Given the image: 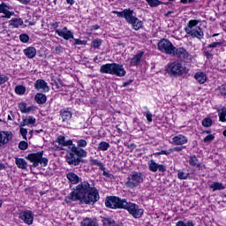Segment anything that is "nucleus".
<instances>
[{
    "label": "nucleus",
    "mask_w": 226,
    "mask_h": 226,
    "mask_svg": "<svg viewBox=\"0 0 226 226\" xmlns=\"http://www.w3.org/2000/svg\"><path fill=\"white\" fill-rule=\"evenodd\" d=\"M71 152H67L65 155V160L68 164L72 165V167H77V165L80 164L82 162L81 158L87 157V151L84 150L83 148H79L75 145H72L69 147Z\"/></svg>",
    "instance_id": "obj_1"
},
{
    "label": "nucleus",
    "mask_w": 226,
    "mask_h": 226,
    "mask_svg": "<svg viewBox=\"0 0 226 226\" xmlns=\"http://www.w3.org/2000/svg\"><path fill=\"white\" fill-rule=\"evenodd\" d=\"M91 190V185L88 182H83L76 186V190L72 191L69 196L65 197V202L70 204L75 200H80L87 195V192Z\"/></svg>",
    "instance_id": "obj_2"
},
{
    "label": "nucleus",
    "mask_w": 226,
    "mask_h": 226,
    "mask_svg": "<svg viewBox=\"0 0 226 226\" xmlns=\"http://www.w3.org/2000/svg\"><path fill=\"white\" fill-rule=\"evenodd\" d=\"M101 73H108L109 75H117V77H124L126 71L123 64H105L100 68Z\"/></svg>",
    "instance_id": "obj_3"
},
{
    "label": "nucleus",
    "mask_w": 226,
    "mask_h": 226,
    "mask_svg": "<svg viewBox=\"0 0 226 226\" xmlns=\"http://www.w3.org/2000/svg\"><path fill=\"white\" fill-rule=\"evenodd\" d=\"M200 20L192 19L188 22L185 28V31L192 38H197L198 40H202L204 38V32L202 28L199 26Z\"/></svg>",
    "instance_id": "obj_4"
},
{
    "label": "nucleus",
    "mask_w": 226,
    "mask_h": 226,
    "mask_svg": "<svg viewBox=\"0 0 226 226\" xmlns=\"http://www.w3.org/2000/svg\"><path fill=\"white\" fill-rule=\"evenodd\" d=\"M142 183H144V175L140 172L134 171L127 177L125 186L130 190H135V188L142 185Z\"/></svg>",
    "instance_id": "obj_5"
},
{
    "label": "nucleus",
    "mask_w": 226,
    "mask_h": 226,
    "mask_svg": "<svg viewBox=\"0 0 226 226\" xmlns=\"http://www.w3.org/2000/svg\"><path fill=\"white\" fill-rule=\"evenodd\" d=\"M167 72L170 75H173L174 77H181V75L188 73V69H186V66H185L183 63L175 61L168 66Z\"/></svg>",
    "instance_id": "obj_6"
},
{
    "label": "nucleus",
    "mask_w": 226,
    "mask_h": 226,
    "mask_svg": "<svg viewBox=\"0 0 226 226\" xmlns=\"http://www.w3.org/2000/svg\"><path fill=\"white\" fill-rule=\"evenodd\" d=\"M26 160H29V162L33 163V167H38L40 163L43 167H47V165L49 164V159L43 157V151L37 152L35 154H29L26 156Z\"/></svg>",
    "instance_id": "obj_7"
},
{
    "label": "nucleus",
    "mask_w": 226,
    "mask_h": 226,
    "mask_svg": "<svg viewBox=\"0 0 226 226\" xmlns=\"http://www.w3.org/2000/svg\"><path fill=\"white\" fill-rule=\"evenodd\" d=\"M106 207H110V209H123L126 206V199L121 200L119 197H109L105 200Z\"/></svg>",
    "instance_id": "obj_8"
},
{
    "label": "nucleus",
    "mask_w": 226,
    "mask_h": 226,
    "mask_svg": "<svg viewBox=\"0 0 226 226\" xmlns=\"http://www.w3.org/2000/svg\"><path fill=\"white\" fill-rule=\"evenodd\" d=\"M123 209H126L133 218H141L142 215H144V210L139 207V205L135 203L126 201V204L124 207H123Z\"/></svg>",
    "instance_id": "obj_9"
},
{
    "label": "nucleus",
    "mask_w": 226,
    "mask_h": 226,
    "mask_svg": "<svg viewBox=\"0 0 226 226\" xmlns=\"http://www.w3.org/2000/svg\"><path fill=\"white\" fill-rule=\"evenodd\" d=\"M176 46L172 45V42L167 39H162L158 43V49L161 52L168 54V56H172Z\"/></svg>",
    "instance_id": "obj_10"
},
{
    "label": "nucleus",
    "mask_w": 226,
    "mask_h": 226,
    "mask_svg": "<svg viewBox=\"0 0 226 226\" xmlns=\"http://www.w3.org/2000/svg\"><path fill=\"white\" fill-rule=\"evenodd\" d=\"M100 200V194H98V190L95 188H91L86 197H84L81 202H85V204H94V202H98Z\"/></svg>",
    "instance_id": "obj_11"
},
{
    "label": "nucleus",
    "mask_w": 226,
    "mask_h": 226,
    "mask_svg": "<svg viewBox=\"0 0 226 226\" xmlns=\"http://www.w3.org/2000/svg\"><path fill=\"white\" fill-rule=\"evenodd\" d=\"M171 56H174L175 57H177L178 59H181L182 61H186L188 63L190 59V53L188 51L181 47V48H176L173 49Z\"/></svg>",
    "instance_id": "obj_12"
},
{
    "label": "nucleus",
    "mask_w": 226,
    "mask_h": 226,
    "mask_svg": "<svg viewBox=\"0 0 226 226\" xmlns=\"http://www.w3.org/2000/svg\"><path fill=\"white\" fill-rule=\"evenodd\" d=\"M19 220H22L26 225H33L34 222V214L31 210H25L19 214Z\"/></svg>",
    "instance_id": "obj_13"
},
{
    "label": "nucleus",
    "mask_w": 226,
    "mask_h": 226,
    "mask_svg": "<svg viewBox=\"0 0 226 226\" xmlns=\"http://www.w3.org/2000/svg\"><path fill=\"white\" fill-rule=\"evenodd\" d=\"M148 169L150 172H165L167 170V167L163 164H158V162H154V160L148 161Z\"/></svg>",
    "instance_id": "obj_14"
},
{
    "label": "nucleus",
    "mask_w": 226,
    "mask_h": 226,
    "mask_svg": "<svg viewBox=\"0 0 226 226\" xmlns=\"http://www.w3.org/2000/svg\"><path fill=\"white\" fill-rule=\"evenodd\" d=\"M56 34L60 36L61 38H64V40H73V32L68 30V27L64 26L62 29H56Z\"/></svg>",
    "instance_id": "obj_15"
},
{
    "label": "nucleus",
    "mask_w": 226,
    "mask_h": 226,
    "mask_svg": "<svg viewBox=\"0 0 226 226\" xmlns=\"http://www.w3.org/2000/svg\"><path fill=\"white\" fill-rule=\"evenodd\" d=\"M34 89L37 91H42L43 93H49L50 88L44 79H37L34 85Z\"/></svg>",
    "instance_id": "obj_16"
},
{
    "label": "nucleus",
    "mask_w": 226,
    "mask_h": 226,
    "mask_svg": "<svg viewBox=\"0 0 226 226\" xmlns=\"http://www.w3.org/2000/svg\"><path fill=\"white\" fill-rule=\"evenodd\" d=\"M0 13H4V16H3V18L4 19H11V17L15 15L13 11H10V6H8L6 3H2L0 4Z\"/></svg>",
    "instance_id": "obj_17"
},
{
    "label": "nucleus",
    "mask_w": 226,
    "mask_h": 226,
    "mask_svg": "<svg viewBox=\"0 0 226 226\" xmlns=\"http://www.w3.org/2000/svg\"><path fill=\"white\" fill-rule=\"evenodd\" d=\"M188 142L186 136L179 134L172 138V144L174 146H185Z\"/></svg>",
    "instance_id": "obj_18"
},
{
    "label": "nucleus",
    "mask_w": 226,
    "mask_h": 226,
    "mask_svg": "<svg viewBox=\"0 0 226 226\" xmlns=\"http://www.w3.org/2000/svg\"><path fill=\"white\" fill-rule=\"evenodd\" d=\"M56 142H57V144L61 146L60 147L61 150L64 149V147H66V146H69V147H72V146H75V144H73V141L72 139L65 140L64 136H59L56 139Z\"/></svg>",
    "instance_id": "obj_19"
},
{
    "label": "nucleus",
    "mask_w": 226,
    "mask_h": 226,
    "mask_svg": "<svg viewBox=\"0 0 226 226\" xmlns=\"http://www.w3.org/2000/svg\"><path fill=\"white\" fill-rule=\"evenodd\" d=\"M89 163L90 165H92V167H99L100 170L103 171V176H109V173L105 171V166H103V162L100 160L91 157L89 160Z\"/></svg>",
    "instance_id": "obj_20"
},
{
    "label": "nucleus",
    "mask_w": 226,
    "mask_h": 226,
    "mask_svg": "<svg viewBox=\"0 0 226 226\" xmlns=\"http://www.w3.org/2000/svg\"><path fill=\"white\" fill-rule=\"evenodd\" d=\"M11 139V132H0V146H4L8 144Z\"/></svg>",
    "instance_id": "obj_21"
},
{
    "label": "nucleus",
    "mask_w": 226,
    "mask_h": 226,
    "mask_svg": "<svg viewBox=\"0 0 226 226\" xmlns=\"http://www.w3.org/2000/svg\"><path fill=\"white\" fill-rule=\"evenodd\" d=\"M66 177H67L68 181H70L72 183V185H77V184L80 183V177H79L78 175L75 174L74 172L67 173Z\"/></svg>",
    "instance_id": "obj_22"
},
{
    "label": "nucleus",
    "mask_w": 226,
    "mask_h": 226,
    "mask_svg": "<svg viewBox=\"0 0 226 226\" xmlns=\"http://www.w3.org/2000/svg\"><path fill=\"white\" fill-rule=\"evenodd\" d=\"M135 18L133 16V10L132 9H124L123 19H125L126 22L130 24L132 20Z\"/></svg>",
    "instance_id": "obj_23"
},
{
    "label": "nucleus",
    "mask_w": 226,
    "mask_h": 226,
    "mask_svg": "<svg viewBox=\"0 0 226 226\" xmlns=\"http://www.w3.org/2000/svg\"><path fill=\"white\" fill-rule=\"evenodd\" d=\"M19 109L22 114H29L31 110L34 109V106L27 107V103L21 102L19 104Z\"/></svg>",
    "instance_id": "obj_24"
},
{
    "label": "nucleus",
    "mask_w": 226,
    "mask_h": 226,
    "mask_svg": "<svg viewBox=\"0 0 226 226\" xmlns=\"http://www.w3.org/2000/svg\"><path fill=\"white\" fill-rule=\"evenodd\" d=\"M24 54L28 59H34V57H36V49L34 47H28L24 49Z\"/></svg>",
    "instance_id": "obj_25"
},
{
    "label": "nucleus",
    "mask_w": 226,
    "mask_h": 226,
    "mask_svg": "<svg viewBox=\"0 0 226 226\" xmlns=\"http://www.w3.org/2000/svg\"><path fill=\"white\" fill-rule=\"evenodd\" d=\"M29 124H36V118L34 117L28 116L22 120L20 126H29Z\"/></svg>",
    "instance_id": "obj_26"
},
{
    "label": "nucleus",
    "mask_w": 226,
    "mask_h": 226,
    "mask_svg": "<svg viewBox=\"0 0 226 226\" xmlns=\"http://www.w3.org/2000/svg\"><path fill=\"white\" fill-rule=\"evenodd\" d=\"M142 56H144V51H140L139 53H137L132 59H131V64L132 66H137L139 63H140V59H142Z\"/></svg>",
    "instance_id": "obj_27"
},
{
    "label": "nucleus",
    "mask_w": 226,
    "mask_h": 226,
    "mask_svg": "<svg viewBox=\"0 0 226 226\" xmlns=\"http://www.w3.org/2000/svg\"><path fill=\"white\" fill-rule=\"evenodd\" d=\"M129 24L132 26V29L135 31H139V29L142 27V20L139 19L137 17H134Z\"/></svg>",
    "instance_id": "obj_28"
},
{
    "label": "nucleus",
    "mask_w": 226,
    "mask_h": 226,
    "mask_svg": "<svg viewBox=\"0 0 226 226\" xmlns=\"http://www.w3.org/2000/svg\"><path fill=\"white\" fill-rule=\"evenodd\" d=\"M194 79L199 82V84H204L206 83V80H207V76H206L204 72H197L194 75Z\"/></svg>",
    "instance_id": "obj_29"
},
{
    "label": "nucleus",
    "mask_w": 226,
    "mask_h": 226,
    "mask_svg": "<svg viewBox=\"0 0 226 226\" xmlns=\"http://www.w3.org/2000/svg\"><path fill=\"white\" fill-rule=\"evenodd\" d=\"M34 100L36 103H39L40 105H43L47 102V96L41 93H38L35 94Z\"/></svg>",
    "instance_id": "obj_30"
},
{
    "label": "nucleus",
    "mask_w": 226,
    "mask_h": 226,
    "mask_svg": "<svg viewBox=\"0 0 226 226\" xmlns=\"http://www.w3.org/2000/svg\"><path fill=\"white\" fill-rule=\"evenodd\" d=\"M24 24V20L22 19L15 18L9 21V26H11L12 27H20Z\"/></svg>",
    "instance_id": "obj_31"
},
{
    "label": "nucleus",
    "mask_w": 226,
    "mask_h": 226,
    "mask_svg": "<svg viewBox=\"0 0 226 226\" xmlns=\"http://www.w3.org/2000/svg\"><path fill=\"white\" fill-rule=\"evenodd\" d=\"M15 163L19 169H22L23 170H26L27 169V162H26L22 158H16Z\"/></svg>",
    "instance_id": "obj_32"
},
{
    "label": "nucleus",
    "mask_w": 226,
    "mask_h": 226,
    "mask_svg": "<svg viewBox=\"0 0 226 226\" xmlns=\"http://www.w3.org/2000/svg\"><path fill=\"white\" fill-rule=\"evenodd\" d=\"M189 165H191V167H196V168L200 167V162H199V159H197V156L195 155L190 156Z\"/></svg>",
    "instance_id": "obj_33"
},
{
    "label": "nucleus",
    "mask_w": 226,
    "mask_h": 226,
    "mask_svg": "<svg viewBox=\"0 0 226 226\" xmlns=\"http://www.w3.org/2000/svg\"><path fill=\"white\" fill-rule=\"evenodd\" d=\"M61 114V117L63 119V121H70V119H72V112L68 111L66 109H62L60 111Z\"/></svg>",
    "instance_id": "obj_34"
},
{
    "label": "nucleus",
    "mask_w": 226,
    "mask_h": 226,
    "mask_svg": "<svg viewBox=\"0 0 226 226\" xmlns=\"http://www.w3.org/2000/svg\"><path fill=\"white\" fill-rule=\"evenodd\" d=\"M109 147H110V144L107 141H102L98 145L99 151H108Z\"/></svg>",
    "instance_id": "obj_35"
},
{
    "label": "nucleus",
    "mask_w": 226,
    "mask_h": 226,
    "mask_svg": "<svg viewBox=\"0 0 226 226\" xmlns=\"http://www.w3.org/2000/svg\"><path fill=\"white\" fill-rule=\"evenodd\" d=\"M210 188H212L213 192H216V190H225V185L222 183L215 182L210 185Z\"/></svg>",
    "instance_id": "obj_36"
},
{
    "label": "nucleus",
    "mask_w": 226,
    "mask_h": 226,
    "mask_svg": "<svg viewBox=\"0 0 226 226\" xmlns=\"http://www.w3.org/2000/svg\"><path fill=\"white\" fill-rule=\"evenodd\" d=\"M218 116H219V121H221L222 123H225L226 122V109L222 108V109L218 110Z\"/></svg>",
    "instance_id": "obj_37"
},
{
    "label": "nucleus",
    "mask_w": 226,
    "mask_h": 226,
    "mask_svg": "<svg viewBox=\"0 0 226 226\" xmlns=\"http://www.w3.org/2000/svg\"><path fill=\"white\" fill-rule=\"evenodd\" d=\"M15 93L16 94H26V87L22 86V85H18L15 87Z\"/></svg>",
    "instance_id": "obj_38"
},
{
    "label": "nucleus",
    "mask_w": 226,
    "mask_h": 226,
    "mask_svg": "<svg viewBox=\"0 0 226 226\" xmlns=\"http://www.w3.org/2000/svg\"><path fill=\"white\" fill-rule=\"evenodd\" d=\"M76 147H78L79 149H84L83 147H87V141L86 139H78L76 141Z\"/></svg>",
    "instance_id": "obj_39"
},
{
    "label": "nucleus",
    "mask_w": 226,
    "mask_h": 226,
    "mask_svg": "<svg viewBox=\"0 0 226 226\" xmlns=\"http://www.w3.org/2000/svg\"><path fill=\"white\" fill-rule=\"evenodd\" d=\"M103 226H116V222L110 218H103L102 219Z\"/></svg>",
    "instance_id": "obj_40"
},
{
    "label": "nucleus",
    "mask_w": 226,
    "mask_h": 226,
    "mask_svg": "<svg viewBox=\"0 0 226 226\" xmlns=\"http://www.w3.org/2000/svg\"><path fill=\"white\" fill-rule=\"evenodd\" d=\"M177 177H178V179H183V180L188 179V177H190V173H185V171L178 170Z\"/></svg>",
    "instance_id": "obj_41"
},
{
    "label": "nucleus",
    "mask_w": 226,
    "mask_h": 226,
    "mask_svg": "<svg viewBox=\"0 0 226 226\" xmlns=\"http://www.w3.org/2000/svg\"><path fill=\"white\" fill-rule=\"evenodd\" d=\"M147 3L151 6V8H156V6H160L162 4V2L159 0H146Z\"/></svg>",
    "instance_id": "obj_42"
},
{
    "label": "nucleus",
    "mask_w": 226,
    "mask_h": 226,
    "mask_svg": "<svg viewBox=\"0 0 226 226\" xmlns=\"http://www.w3.org/2000/svg\"><path fill=\"white\" fill-rule=\"evenodd\" d=\"M202 125L205 127V128H209L210 126L213 125V120L211 118H204L202 120Z\"/></svg>",
    "instance_id": "obj_43"
},
{
    "label": "nucleus",
    "mask_w": 226,
    "mask_h": 226,
    "mask_svg": "<svg viewBox=\"0 0 226 226\" xmlns=\"http://www.w3.org/2000/svg\"><path fill=\"white\" fill-rule=\"evenodd\" d=\"M176 226H195V224H193V222L192 221H189L187 222H185L183 221H178L177 223H176Z\"/></svg>",
    "instance_id": "obj_44"
},
{
    "label": "nucleus",
    "mask_w": 226,
    "mask_h": 226,
    "mask_svg": "<svg viewBox=\"0 0 226 226\" xmlns=\"http://www.w3.org/2000/svg\"><path fill=\"white\" fill-rule=\"evenodd\" d=\"M19 40L22 43H27L29 41V35L22 34L19 35Z\"/></svg>",
    "instance_id": "obj_45"
},
{
    "label": "nucleus",
    "mask_w": 226,
    "mask_h": 226,
    "mask_svg": "<svg viewBox=\"0 0 226 226\" xmlns=\"http://www.w3.org/2000/svg\"><path fill=\"white\" fill-rule=\"evenodd\" d=\"M144 116L147 117L148 123H153V114H151V111L147 110L144 112Z\"/></svg>",
    "instance_id": "obj_46"
},
{
    "label": "nucleus",
    "mask_w": 226,
    "mask_h": 226,
    "mask_svg": "<svg viewBox=\"0 0 226 226\" xmlns=\"http://www.w3.org/2000/svg\"><path fill=\"white\" fill-rule=\"evenodd\" d=\"M101 46H102V40L95 39L94 41H92V47H94V49H98Z\"/></svg>",
    "instance_id": "obj_47"
},
{
    "label": "nucleus",
    "mask_w": 226,
    "mask_h": 226,
    "mask_svg": "<svg viewBox=\"0 0 226 226\" xmlns=\"http://www.w3.org/2000/svg\"><path fill=\"white\" fill-rule=\"evenodd\" d=\"M8 80H9L8 76L4 74H0V86H3V84H6Z\"/></svg>",
    "instance_id": "obj_48"
},
{
    "label": "nucleus",
    "mask_w": 226,
    "mask_h": 226,
    "mask_svg": "<svg viewBox=\"0 0 226 226\" xmlns=\"http://www.w3.org/2000/svg\"><path fill=\"white\" fill-rule=\"evenodd\" d=\"M221 45H222V42L215 41V42H212L211 44H208L207 46V49H216V47H220Z\"/></svg>",
    "instance_id": "obj_49"
},
{
    "label": "nucleus",
    "mask_w": 226,
    "mask_h": 226,
    "mask_svg": "<svg viewBox=\"0 0 226 226\" xmlns=\"http://www.w3.org/2000/svg\"><path fill=\"white\" fill-rule=\"evenodd\" d=\"M19 147L21 149V151H26V149H27L28 147L27 142L26 141L19 142Z\"/></svg>",
    "instance_id": "obj_50"
},
{
    "label": "nucleus",
    "mask_w": 226,
    "mask_h": 226,
    "mask_svg": "<svg viewBox=\"0 0 226 226\" xmlns=\"http://www.w3.org/2000/svg\"><path fill=\"white\" fill-rule=\"evenodd\" d=\"M183 149H185V147H175L173 148H170V153H180V151H182Z\"/></svg>",
    "instance_id": "obj_51"
},
{
    "label": "nucleus",
    "mask_w": 226,
    "mask_h": 226,
    "mask_svg": "<svg viewBox=\"0 0 226 226\" xmlns=\"http://www.w3.org/2000/svg\"><path fill=\"white\" fill-rule=\"evenodd\" d=\"M215 140V136L213 134H209L204 138V142H213Z\"/></svg>",
    "instance_id": "obj_52"
},
{
    "label": "nucleus",
    "mask_w": 226,
    "mask_h": 226,
    "mask_svg": "<svg viewBox=\"0 0 226 226\" xmlns=\"http://www.w3.org/2000/svg\"><path fill=\"white\" fill-rule=\"evenodd\" d=\"M20 134L22 135L23 139L27 140L26 135H27V129L20 128Z\"/></svg>",
    "instance_id": "obj_53"
},
{
    "label": "nucleus",
    "mask_w": 226,
    "mask_h": 226,
    "mask_svg": "<svg viewBox=\"0 0 226 226\" xmlns=\"http://www.w3.org/2000/svg\"><path fill=\"white\" fill-rule=\"evenodd\" d=\"M155 154H157V156H160L162 154H170V149L162 150L161 152H157Z\"/></svg>",
    "instance_id": "obj_54"
},
{
    "label": "nucleus",
    "mask_w": 226,
    "mask_h": 226,
    "mask_svg": "<svg viewBox=\"0 0 226 226\" xmlns=\"http://www.w3.org/2000/svg\"><path fill=\"white\" fill-rule=\"evenodd\" d=\"M219 91L222 94H224L226 95V85H222L220 87H219Z\"/></svg>",
    "instance_id": "obj_55"
},
{
    "label": "nucleus",
    "mask_w": 226,
    "mask_h": 226,
    "mask_svg": "<svg viewBox=\"0 0 226 226\" xmlns=\"http://www.w3.org/2000/svg\"><path fill=\"white\" fill-rule=\"evenodd\" d=\"M112 13H114L117 17H120L121 19H123L124 14V11H112Z\"/></svg>",
    "instance_id": "obj_56"
},
{
    "label": "nucleus",
    "mask_w": 226,
    "mask_h": 226,
    "mask_svg": "<svg viewBox=\"0 0 226 226\" xmlns=\"http://www.w3.org/2000/svg\"><path fill=\"white\" fill-rule=\"evenodd\" d=\"M204 56H206L207 59H213V55L210 51H205Z\"/></svg>",
    "instance_id": "obj_57"
},
{
    "label": "nucleus",
    "mask_w": 226,
    "mask_h": 226,
    "mask_svg": "<svg viewBox=\"0 0 226 226\" xmlns=\"http://www.w3.org/2000/svg\"><path fill=\"white\" fill-rule=\"evenodd\" d=\"M55 52L56 54H61L63 52V47L61 46H56V49H55Z\"/></svg>",
    "instance_id": "obj_58"
},
{
    "label": "nucleus",
    "mask_w": 226,
    "mask_h": 226,
    "mask_svg": "<svg viewBox=\"0 0 226 226\" xmlns=\"http://www.w3.org/2000/svg\"><path fill=\"white\" fill-rule=\"evenodd\" d=\"M74 45H84V41H80L79 39L74 40Z\"/></svg>",
    "instance_id": "obj_59"
},
{
    "label": "nucleus",
    "mask_w": 226,
    "mask_h": 226,
    "mask_svg": "<svg viewBox=\"0 0 226 226\" xmlns=\"http://www.w3.org/2000/svg\"><path fill=\"white\" fill-rule=\"evenodd\" d=\"M53 29H57L59 27V22H55L51 24Z\"/></svg>",
    "instance_id": "obj_60"
},
{
    "label": "nucleus",
    "mask_w": 226,
    "mask_h": 226,
    "mask_svg": "<svg viewBox=\"0 0 226 226\" xmlns=\"http://www.w3.org/2000/svg\"><path fill=\"white\" fill-rule=\"evenodd\" d=\"M136 147H137V146L134 143L128 145V148L132 149V151H133V149H135Z\"/></svg>",
    "instance_id": "obj_61"
},
{
    "label": "nucleus",
    "mask_w": 226,
    "mask_h": 226,
    "mask_svg": "<svg viewBox=\"0 0 226 226\" xmlns=\"http://www.w3.org/2000/svg\"><path fill=\"white\" fill-rule=\"evenodd\" d=\"M22 4H28V3H31V0H18Z\"/></svg>",
    "instance_id": "obj_62"
},
{
    "label": "nucleus",
    "mask_w": 226,
    "mask_h": 226,
    "mask_svg": "<svg viewBox=\"0 0 226 226\" xmlns=\"http://www.w3.org/2000/svg\"><path fill=\"white\" fill-rule=\"evenodd\" d=\"M132 82H133V79H131L129 81L124 82V84H123L124 87H126V86H130V84H132Z\"/></svg>",
    "instance_id": "obj_63"
},
{
    "label": "nucleus",
    "mask_w": 226,
    "mask_h": 226,
    "mask_svg": "<svg viewBox=\"0 0 226 226\" xmlns=\"http://www.w3.org/2000/svg\"><path fill=\"white\" fill-rule=\"evenodd\" d=\"M4 169H6V165L0 162V170H4Z\"/></svg>",
    "instance_id": "obj_64"
}]
</instances>
